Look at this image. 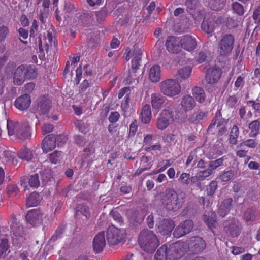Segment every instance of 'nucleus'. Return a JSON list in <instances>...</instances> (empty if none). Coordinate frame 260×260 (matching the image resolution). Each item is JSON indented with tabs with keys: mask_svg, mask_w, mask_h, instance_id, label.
I'll list each match as a JSON object with an SVG mask.
<instances>
[{
	"mask_svg": "<svg viewBox=\"0 0 260 260\" xmlns=\"http://www.w3.org/2000/svg\"><path fill=\"white\" fill-rule=\"evenodd\" d=\"M183 198V194H178L174 190L169 189L162 195L161 202L166 209L175 211L181 207L184 202Z\"/></svg>",
	"mask_w": 260,
	"mask_h": 260,
	"instance_id": "f257e3e1",
	"label": "nucleus"
},
{
	"mask_svg": "<svg viewBox=\"0 0 260 260\" xmlns=\"http://www.w3.org/2000/svg\"><path fill=\"white\" fill-rule=\"evenodd\" d=\"M138 240L141 248L149 253L154 251L159 244L156 235L148 230L142 231L140 233Z\"/></svg>",
	"mask_w": 260,
	"mask_h": 260,
	"instance_id": "f03ea898",
	"label": "nucleus"
},
{
	"mask_svg": "<svg viewBox=\"0 0 260 260\" xmlns=\"http://www.w3.org/2000/svg\"><path fill=\"white\" fill-rule=\"evenodd\" d=\"M6 126L9 136L15 135L21 140H24L30 136V127L27 122L20 123L17 121L7 120Z\"/></svg>",
	"mask_w": 260,
	"mask_h": 260,
	"instance_id": "7ed1b4c3",
	"label": "nucleus"
},
{
	"mask_svg": "<svg viewBox=\"0 0 260 260\" xmlns=\"http://www.w3.org/2000/svg\"><path fill=\"white\" fill-rule=\"evenodd\" d=\"M10 233L12 243L19 247L25 240L23 233V227L14 215H12L10 220Z\"/></svg>",
	"mask_w": 260,
	"mask_h": 260,
	"instance_id": "20e7f679",
	"label": "nucleus"
},
{
	"mask_svg": "<svg viewBox=\"0 0 260 260\" xmlns=\"http://www.w3.org/2000/svg\"><path fill=\"white\" fill-rule=\"evenodd\" d=\"M159 89L164 95L173 97L180 93L181 86L176 80L168 79L160 82Z\"/></svg>",
	"mask_w": 260,
	"mask_h": 260,
	"instance_id": "39448f33",
	"label": "nucleus"
},
{
	"mask_svg": "<svg viewBox=\"0 0 260 260\" xmlns=\"http://www.w3.org/2000/svg\"><path fill=\"white\" fill-rule=\"evenodd\" d=\"M235 39L232 34H225L218 42V52L221 57L228 56L233 49Z\"/></svg>",
	"mask_w": 260,
	"mask_h": 260,
	"instance_id": "423d86ee",
	"label": "nucleus"
},
{
	"mask_svg": "<svg viewBox=\"0 0 260 260\" xmlns=\"http://www.w3.org/2000/svg\"><path fill=\"white\" fill-rule=\"evenodd\" d=\"M174 122V111L167 107L159 114L156 120V126L159 130H164Z\"/></svg>",
	"mask_w": 260,
	"mask_h": 260,
	"instance_id": "0eeeda50",
	"label": "nucleus"
},
{
	"mask_svg": "<svg viewBox=\"0 0 260 260\" xmlns=\"http://www.w3.org/2000/svg\"><path fill=\"white\" fill-rule=\"evenodd\" d=\"M126 52L125 60L126 61L129 60L132 57H134L132 60V72L136 73L140 65L142 54L141 48L138 44H135L133 46L132 50L127 47L126 48Z\"/></svg>",
	"mask_w": 260,
	"mask_h": 260,
	"instance_id": "6e6552de",
	"label": "nucleus"
},
{
	"mask_svg": "<svg viewBox=\"0 0 260 260\" xmlns=\"http://www.w3.org/2000/svg\"><path fill=\"white\" fill-rule=\"evenodd\" d=\"M25 217L27 222L33 226L47 223L48 220L47 216L44 212L36 209L29 210Z\"/></svg>",
	"mask_w": 260,
	"mask_h": 260,
	"instance_id": "1a4fd4ad",
	"label": "nucleus"
},
{
	"mask_svg": "<svg viewBox=\"0 0 260 260\" xmlns=\"http://www.w3.org/2000/svg\"><path fill=\"white\" fill-rule=\"evenodd\" d=\"M186 244L181 241H178L170 245L167 248L168 257L171 260L180 258L186 251Z\"/></svg>",
	"mask_w": 260,
	"mask_h": 260,
	"instance_id": "9d476101",
	"label": "nucleus"
},
{
	"mask_svg": "<svg viewBox=\"0 0 260 260\" xmlns=\"http://www.w3.org/2000/svg\"><path fill=\"white\" fill-rule=\"evenodd\" d=\"M124 237V232L113 225L110 226L107 231V239L110 244L115 245Z\"/></svg>",
	"mask_w": 260,
	"mask_h": 260,
	"instance_id": "9b49d317",
	"label": "nucleus"
},
{
	"mask_svg": "<svg viewBox=\"0 0 260 260\" xmlns=\"http://www.w3.org/2000/svg\"><path fill=\"white\" fill-rule=\"evenodd\" d=\"M188 249L194 253L202 252L206 247L205 241L201 237L194 236L187 241Z\"/></svg>",
	"mask_w": 260,
	"mask_h": 260,
	"instance_id": "f8f14e48",
	"label": "nucleus"
},
{
	"mask_svg": "<svg viewBox=\"0 0 260 260\" xmlns=\"http://www.w3.org/2000/svg\"><path fill=\"white\" fill-rule=\"evenodd\" d=\"M165 45L169 52L177 54L181 51V39L178 37L170 36L166 41Z\"/></svg>",
	"mask_w": 260,
	"mask_h": 260,
	"instance_id": "ddd939ff",
	"label": "nucleus"
},
{
	"mask_svg": "<svg viewBox=\"0 0 260 260\" xmlns=\"http://www.w3.org/2000/svg\"><path fill=\"white\" fill-rule=\"evenodd\" d=\"M54 32L53 30L50 31V30L47 31V35L44 37L45 46L44 49L43 46V43L40 37H39V49L40 52H44V50L47 53H48L49 48L52 47L53 43L55 47L56 46V38L54 36Z\"/></svg>",
	"mask_w": 260,
	"mask_h": 260,
	"instance_id": "4468645a",
	"label": "nucleus"
},
{
	"mask_svg": "<svg viewBox=\"0 0 260 260\" xmlns=\"http://www.w3.org/2000/svg\"><path fill=\"white\" fill-rule=\"evenodd\" d=\"M193 223L192 220H187L178 225L174 231V237L179 238L189 233L193 229Z\"/></svg>",
	"mask_w": 260,
	"mask_h": 260,
	"instance_id": "2eb2a0df",
	"label": "nucleus"
},
{
	"mask_svg": "<svg viewBox=\"0 0 260 260\" xmlns=\"http://www.w3.org/2000/svg\"><path fill=\"white\" fill-rule=\"evenodd\" d=\"M182 48L191 52L194 50L197 46V42L195 37L190 35H185L181 38Z\"/></svg>",
	"mask_w": 260,
	"mask_h": 260,
	"instance_id": "dca6fc26",
	"label": "nucleus"
},
{
	"mask_svg": "<svg viewBox=\"0 0 260 260\" xmlns=\"http://www.w3.org/2000/svg\"><path fill=\"white\" fill-rule=\"evenodd\" d=\"M167 99L160 93H154L151 95V103L155 110H159L168 104Z\"/></svg>",
	"mask_w": 260,
	"mask_h": 260,
	"instance_id": "f3484780",
	"label": "nucleus"
},
{
	"mask_svg": "<svg viewBox=\"0 0 260 260\" xmlns=\"http://www.w3.org/2000/svg\"><path fill=\"white\" fill-rule=\"evenodd\" d=\"M221 74L222 72L220 68H210L207 71L205 80L208 84L215 83L219 80Z\"/></svg>",
	"mask_w": 260,
	"mask_h": 260,
	"instance_id": "a211bd4d",
	"label": "nucleus"
},
{
	"mask_svg": "<svg viewBox=\"0 0 260 260\" xmlns=\"http://www.w3.org/2000/svg\"><path fill=\"white\" fill-rule=\"evenodd\" d=\"M56 146V137L51 134L46 136L42 141V149L44 152L47 153L54 149Z\"/></svg>",
	"mask_w": 260,
	"mask_h": 260,
	"instance_id": "6ab92c4d",
	"label": "nucleus"
},
{
	"mask_svg": "<svg viewBox=\"0 0 260 260\" xmlns=\"http://www.w3.org/2000/svg\"><path fill=\"white\" fill-rule=\"evenodd\" d=\"M28 183L31 187H38L40 185V180L38 174H35L28 177H23L21 178V185L24 188V189H28Z\"/></svg>",
	"mask_w": 260,
	"mask_h": 260,
	"instance_id": "aec40b11",
	"label": "nucleus"
},
{
	"mask_svg": "<svg viewBox=\"0 0 260 260\" xmlns=\"http://www.w3.org/2000/svg\"><path fill=\"white\" fill-rule=\"evenodd\" d=\"M51 107V101L47 97L43 96L39 99L37 110L40 115H45L49 112Z\"/></svg>",
	"mask_w": 260,
	"mask_h": 260,
	"instance_id": "412c9836",
	"label": "nucleus"
},
{
	"mask_svg": "<svg viewBox=\"0 0 260 260\" xmlns=\"http://www.w3.org/2000/svg\"><path fill=\"white\" fill-rule=\"evenodd\" d=\"M206 164L207 166H204V164H198V167L203 169L197 173V177L199 180H203L206 177L209 176L212 171L218 167V166L213 165L212 164Z\"/></svg>",
	"mask_w": 260,
	"mask_h": 260,
	"instance_id": "4be33fe9",
	"label": "nucleus"
},
{
	"mask_svg": "<svg viewBox=\"0 0 260 260\" xmlns=\"http://www.w3.org/2000/svg\"><path fill=\"white\" fill-rule=\"evenodd\" d=\"M31 103L30 96L25 93L17 98L15 101V107L22 111L27 109Z\"/></svg>",
	"mask_w": 260,
	"mask_h": 260,
	"instance_id": "5701e85b",
	"label": "nucleus"
},
{
	"mask_svg": "<svg viewBox=\"0 0 260 260\" xmlns=\"http://www.w3.org/2000/svg\"><path fill=\"white\" fill-rule=\"evenodd\" d=\"M105 245L106 240L104 233H99L95 236L93 241V250L96 253H99L103 250Z\"/></svg>",
	"mask_w": 260,
	"mask_h": 260,
	"instance_id": "b1692460",
	"label": "nucleus"
},
{
	"mask_svg": "<svg viewBox=\"0 0 260 260\" xmlns=\"http://www.w3.org/2000/svg\"><path fill=\"white\" fill-rule=\"evenodd\" d=\"M25 65L18 66L13 74V82L16 85H21L26 80L25 76Z\"/></svg>",
	"mask_w": 260,
	"mask_h": 260,
	"instance_id": "393cba45",
	"label": "nucleus"
},
{
	"mask_svg": "<svg viewBox=\"0 0 260 260\" xmlns=\"http://www.w3.org/2000/svg\"><path fill=\"white\" fill-rule=\"evenodd\" d=\"M207 116V111L198 109L193 114L189 116L188 121L191 124H197L205 119Z\"/></svg>",
	"mask_w": 260,
	"mask_h": 260,
	"instance_id": "a878e982",
	"label": "nucleus"
},
{
	"mask_svg": "<svg viewBox=\"0 0 260 260\" xmlns=\"http://www.w3.org/2000/svg\"><path fill=\"white\" fill-rule=\"evenodd\" d=\"M174 228V224L172 220L164 219L159 223L158 229L162 235L169 234Z\"/></svg>",
	"mask_w": 260,
	"mask_h": 260,
	"instance_id": "bb28decb",
	"label": "nucleus"
},
{
	"mask_svg": "<svg viewBox=\"0 0 260 260\" xmlns=\"http://www.w3.org/2000/svg\"><path fill=\"white\" fill-rule=\"evenodd\" d=\"M129 222L132 224L140 223L144 218V214L139 211L130 210L126 214Z\"/></svg>",
	"mask_w": 260,
	"mask_h": 260,
	"instance_id": "cd10ccee",
	"label": "nucleus"
},
{
	"mask_svg": "<svg viewBox=\"0 0 260 260\" xmlns=\"http://www.w3.org/2000/svg\"><path fill=\"white\" fill-rule=\"evenodd\" d=\"M180 105L183 111L187 112L194 107L196 103L193 97L189 95H185L182 98Z\"/></svg>",
	"mask_w": 260,
	"mask_h": 260,
	"instance_id": "c85d7f7f",
	"label": "nucleus"
},
{
	"mask_svg": "<svg viewBox=\"0 0 260 260\" xmlns=\"http://www.w3.org/2000/svg\"><path fill=\"white\" fill-rule=\"evenodd\" d=\"M142 123L147 124H149L152 118V113L150 106L146 104L142 108L140 116Z\"/></svg>",
	"mask_w": 260,
	"mask_h": 260,
	"instance_id": "c756f323",
	"label": "nucleus"
},
{
	"mask_svg": "<svg viewBox=\"0 0 260 260\" xmlns=\"http://www.w3.org/2000/svg\"><path fill=\"white\" fill-rule=\"evenodd\" d=\"M203 220L208 225L209 229L211 230L213 233L215 234V232L214 229L217 225L215 219V214L212 212H208L207 214L203 215Z\"/></svg>",
	"mask_w": 260,
	"mask_h": 260,
	"instance_id": "7c9ffc66",
	"label": "nucleus"
},
{
	"mask_svg": "<svg viewBox=\"0 0 260 260\" xmlns=\"http://www.w3.org/2000/svg\"><path fill=\"white\" fill-rule=\"evenodd\" d=\"M225 230L232 237H237L239 235L240 228L238 221L233 220L228 225H225Z\"/></svg>",
	"mask_w": 260,
	"mask_h": 260,
	"instance_id": "2f4dec72",
	"label": "nucleus"
},
{
	"mask_svg": "<svg viewBox=\"0 0 260 260\" xmlns=\"http://www.w3.org/2000/svg\"><path fill=\"white\" fill-rule=\"evenodd\" d=\"M215 21L212 18L207 19L204 18L201 24V28L206 33L212 35L215 29Z\"/></svg>",
	"mask_w": 260,
	"mask_h": 260,
	"instance_id": "473e14b6",
	"label": "nucleus"
},
{
	"mask_svg": "<svg viewBox=\"0 0 260 260\" xmlns=\"http://www.w3.org/2000/svg\"><path fill=\"white\" fill-rule=\"evenodd\" d=\"M10 252V246L8 239L0 238V260L4 259Z\"/></svg>",
	"mask_w": 260,
	"mask_h": 260,
	"instance_id": "72a5a7b5",
	"label": "nucleus"
},
{
	"mask_svg": "<svg viewBox=\"0 0 260 260\" xmlns=\"http://www.w3.org/2000/svg\"><path fill=\"white\" fill-rule=\"evenodd\" d=\"M161 78V70L158 65L153 66L149 70V79L152 82H157Z\"/></svg>",
	"mask_w": 260,
	"mask_h": 260,
	"instance_id": "f704fd0d",
	"label": "nucleus"
},
{
	"mask_svg": "<svg viewBox=\"0 0 260 260\" xmlns=\"http://www.w3.org/2000/svg\"><path fill=\"white\" fill-rule=\"evenodd\" d=\"M232 203V199L231 198L224 200L220 205L218 210V214L220 216L224 217L229 213L231 209Z\"/></svg>",
	"mask_w": 260,
	"mask_h": 260,
	"instance_id": "c9c22d12",
	"label": "nucleus"
},
{
	"mask_svg": "<svg viewBox=\"0 0 260 260\" xmlns=\"http://www.w3.org/2000/svg\"><path fill=\"white\" fill-rule=\"evenodd\" d=\"M32 151L29 149H21L17 153V157L22 161L27 162L32 160L34 158Z\"/></svg>",
	"mask_w": 260,
	"mask_h": 260,
	"instance_id": "e433bc0d",
	"label": "nucleus"
},
{
	"mask_svg": "<svg viewBox=\"0 0 260 260\" xmlns=\"http://www.w3.org/2000/svg\"><path fill=\"white\" fill-rule=\"evenodd\" d=\"M2 159L5 162H17V154L9 150H5L2 154Z\"/></svg>",
	"mask_w": 260,
	"mask_h": 260,
	"instance_id": "4c0bfd02",
	"label": "nucleus"
},
{
	"mask_svg": "<svg viewBox=\"0 0 260 260\" xmlns=\"http://www.w3.org/2000/svg\"><path fill=\"white\" fill-rule=\"evenodd\" d=\"M248 128L250 130L249 136L251 137H255L258 135L260 129V120H255L251 122L248 125Z\"/></svg>",
	"mask_w": 260,
	"mask_h": 260,
	"instance_id": "58836bf2",
	"label": "nucleus"
},
{
	"mask_svg": "<svg viewBox=\"0 0 260 260\" xmlns=\"http://www.w3.org/2000/svg\"><path fill=\"white\" fill-rule=\"evenodd\" d=\"M41 200V198L39 193L34 192L27 198L26 201V206L28 207L36 206L39 204Z\"/></svg>",
	"mask_w": 260,
	"mask_h": 260,
	"instance_id": "ea45409f",
	"label": "nucleus"
},
{
	"mask_svg": "<svg viewBox=\"0 0 260 260\" xmlns=\"http://www.w3.org/2000/svg\"><path fill=\"white\" fill-rule=\"evenodd\" d=\"M25 76L26 79L30 80L36 78L38 75V71L34 64L25 66Z\"/></svg>",
	"mask_w": 260,
	"mask_h": 260,
	"instance_id": "a19ab883",
	"label": "nucleus"
},
{
	"mask_svg": "<svg viewBox=\"0 0 260 260\" xmlns=\"http://www.w3.org/2000/svg\"><path fill=\"white\" fill-rule=\"evenodd\" d=\"M192 94L196 100L200 103L204 102L205 99V93L204 89L200 87H195L192 90Z\"/></svg>",
	"mask_w": 260,
	"mask_h": 260,
	"instance_id": "79ce46f5",
	"label": "nucleus"
},
{
	"mask_svg": "<svg viewBox=\"0 0 260 260\" xmlns=\"http://www.w3.org/2000/svg\"><path fill=\"white\" fill-rule=\"evenodd\" d=\"M239 135V128L236 125H234L230 133L229 143L232 145H236L237 143V139Z\"/></svg>",
	"mask_w": 260,
	"mask_h": 260,
	"instance_id": "37998d69",
	"label": "nucleus"
},
{
	"mask_svg": "<svg viewBox=\"0 0 260 260\" xmlns=\"http://www.w3.org/2000/svg\"><path fill=\"white\" fill-rule=\"evenodd\" d=\"M155 260H167L168 257L167 247L164 245L161 246L157 251L155 254Z\"/></svg>",
	"mask_w": 260,
	"mask_h": 260,
	"instance_id": "c03bdc74",
	"label": "nucleus"
},
{
	"mask_svg": "<svg viewBox=\"0 0 260 260\" xmlns=\"http://www.w3.org/2000/svg\"><path fill=\"white\" fill-rule=\"evenodd\" d=\"M192 72V68L190 66L184 67L178 71V76L180 79L184 80L189 77Z\"/></svg>",
	"mask_w": 260,
	"mask_h": 260,
	"instance_id": "a18cd8bd",
	"label": "nucleus"
},
{
	"mask_svg": "<svg viewBox=\"0 0 260 260\" xmlns=\"http://www.w3.org/2000/svg\"><path fill=\"white\" fill-rule=\"evenodd\" d=\"M232 9L234 13L239 16H242L245 13L243 6L238 2H234L232 5Z\"/></svg>",
	"mask_w": 260,
	"mask_h": 260,
	"instance_id": "49530a36",
	"label": "nucleus"
},
{
	"mask_svg": "<svg viewBox=\"0 0 260 260\" xmlns=\"http://www.w3.org/2000/svg\"><path fill=\"white\" fill-rule=\"evenodd\" d=\"M199 4V0H186L185 5L187 8V11L191 13V11L197 9Z\"/></svg>",
	"mask_w": 260,
	"mask_h": 260,
	"instance_id": "de8ad7c7",
	"label": "nucleus"
},
{
	"mask_svg": "<svg viewBox=\"0 0 260 260\" xmlns=\"http://www.w3.org/2000/svg\"><path fill=\"white\" fill-rule=\"evenodd\" d=\"M63 153L61 151H55L49 155V159L51 162H57L60 161L62 158Z\"/></svg>",
	"mask_w": 260,
	"mask_h": 260,
	"instance_id": "09e8293b",
	"label": "nucleus"
},
{
	"mask_svg": "<svg viewBox=\"0 0 260 260\" xmlns=\"http://www.w3.org/2000/svg\"><path fill=\"white\" fill-rule=\"evenodd\" d=\"M217 188V183L215 181H212L207 187V195L208 196H212Z\"/></svg>",
	"mask_w": 260,
	"mask_h": 260,
	"instance_id": "8fccbe9b",
	"label": "nucleus"
},
{
	"mask_svg": "<svg viewBox=\"0 0 260 260\" xmlns=\"http://www.w3.org/2000/svg\"><path fill=\"white\" fill-rule=\"evenodd\" d=\"M9 33V29L7 26L5 25L0 26V43L5 41Z\"/></svg>",
	"mask_w": 260,
	"mask_h": 260,
	"instance_id": "3c124183",
	"label": "nucleus"
},
{
	"mask_svg": "<svg viewBox=\"0 0 260 260\" xmlns=\"http://www.w3.org/2000/svg\"><path fill=\"white\" fill-rule=\"evenodd\" d=\"M238 101V97L235 95L230 96L228 98L226 105L228 108H234L237 104Z\"/></svg>",
	"mask_w": 260,
	"mask_h": 260,
	"instance_id": "603ef678",
	"label": "nucleus"
},
{
	"mask_svg": "<svg viewBox=\"0 0 260 260\" xmlns=\"http://www.w3.org/2000/svg\"><path fill=\"white\" fill-rule=\"evenodd\" d=\"M138 123L137 121L135 120L129 125V129L128 133V137L129 138L133 137L136 134V132L138 129Z\"/></svg>",
	"mask_w": 260,
	"mask_h": 260,
	"instance_id": "864d4df0",
	"label": "nucleus"
},
{
	"mask_svg": "<svg viewBox=\"0 0 260 260\" xmlns=\"http://www.w3.org/2000/svg\"><path fill=\"white\" fill-rule=\"evenodd\" d=\"M77 211L80 212L82 215L85 216L86 218H89L90 217V214L89 209V207L83 205H79L78 207Z\"/></svg>",
	"mask_w": 260,
	"mask_h": 260,
	"instance_id": "5fc2aeb1",
	"label": "nucleus"
},
{
	"mask_svg": "<svg viewBox=\"0 0 260 260\" xmlns=\"http://www.w3.org/2000/svg\"><path fill=\"white\" fill-rule=\"evenodd\" d=\"M90 84L87 79H85L80 84L79 87V93L83 94L89 87Z\"/></svg>",
	"mask_w": 260,
	"mask_h": 260,
	"instance_id": "6e6d98bb",
	"label": "nucleus"
},
{
	"mask_svg": "<svg viewBox=\"0 0 260 260\" xmlns=\"http://www.w3.org/2000/svg\"><path fill=\"white\" fill-rule=\"evenodd\" d=\"M256 217V212L252 210H248L245 213L244 217L247 221H253Z\"/></svg>",
	"mask_w": 260,
	"mask_h": 260,
	"instance_id": "4d7b16f0",
	"label": "nucleus"
},
{
	"mask_svg": "<svg viewBox=\"0 0 260 260\" xmlns=\"http://www.w3.org/2000/svg\"><path fill=\"white\" fill-rule=\"evenodd\" d=\"M119 118L120 114L118 112H112L110 113L108 120L110 123H115L119 120Z\"/></svg>",
	"mask_w": 260,
	"mask_h": 260,
	"instance_id": "13d9d810",
	"label": "nucleus"
},
{
	"mask_svg": "<svg viewBox=\"0 0 260 260\" xmlns=\"http://www.w3.org/2000/svg\"><path fill=\"white\" fill-rule=\"evenodd\" d=\"M18 187L15 185H9L7 188V192L9 196H14L18 192Z\"/></svg>",
	"mask_w": 260,
	"mask_h": 260,
	"instance_id": "bf43d9fd",
	"label": "nucleus"
},
{
	"mask_svg": "<svg viewBox=\"0 0 260 260\" xmlns=\"http://www.w3.org/2000/svg\"><path fill=\"white\" fill-rule=\"evenodd\" d=\"M247 104H251L255 113L260 114V102H257L254 100H249L247 101Z\"/></svg>",
	"mask_w": 260,
	"mask_h": 260,
	"instance_id": "052dcab7",
	"label": "nucleus"
},
{
	"mask_svg": "<svg viewBox=\"0 0 260 260\" xmlns=\"http://www.w3.org/2000/svg\"><path fill=\"white\" fill-rule=\"evenodd\" d=\"M82 71L81 66L80 65L76 70V78L75 79V84L78 85L81 80Z\"/></svg>",
	"mask_w": 260,
	"mask_h": 260,
	"instance_id": "680f3d73",
	"label": "nucleus"
},
{
	"mask_svg": "<svg viewBox=\"0 0 260 260\" xmlns=\"http://www.w3.org/2000/svg\"><path fill=\"white\" fill-rule=\"evenodd\" d=\"M63 232V230L62 228H58L54 235L51 238L50 241L52 242H55L58 239L62 237Z\"/></svg>",
	"mask_w": 260,
	"mask_h": 260,
	"instance_id": "e2e57ef3",
	"label": "nucleus"
},
{
	"mask_svg": "<svg viewBox=\"0 0 260 260\" xmlns=\"http://www.w3.org/2000/svg\"><path fill=\"white\" fill-rule=\"evenodd\" d=\"M252 17L256 24L260 23V6H258L254 10Z\"/></svg>",
	"mask_w": 260,
	"mask_h": 260,
	"instance_id": "0e129e2a",
	"label": "nucleus"
},
{
	"mask_svg": "<svg viewBox=\"0 0 260 260\" xmlns=\"http://www.w3.org/2000/svg\"><path fill=\"white\" fill-rule=\"evenodd\" d=\"M129 95L126 94L124 96L121 104V108L122 110H126L129 108Z\"/></svg>",
	"mask_w": 260,
	"mask_h": 260,
	"instance_id": "69168bd1",
	"label": "nucleus"
},
{
	"mask_svg": "<svg viewBox=\"0 0 260 260\" xmlns=\"http://www.w3.org/2000/svg\"><path fill=\"white\" fill-rule=\"evenodd\" d=\"M249 148H254L256 147V143L254 139H247L244 141L241 144Z\"/></svg>",
	"mask_w": 260,
	"mask_h": 260,
	"instance_id": "338daca9",
	"label": "nucleus"
},
{
	"mask_svg": "<svg viewBox=\"0 0 260 260\" xmlns=\"http://www.w3.org/2000/svg\"><path fill=\"white\" fill-rule=\"evenodd\" d=\"M233 176V173L231 171H228L224 172L220 176V178L222 181H228Z\"/></svg>",
	"mask_w": 260,
	"mask_h": 260,
	"instance_id": "774afa93",
	"label": "nucleus"
}]
</instances>
